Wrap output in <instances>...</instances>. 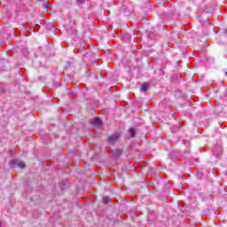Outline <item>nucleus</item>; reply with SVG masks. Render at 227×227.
<instances>
[{"label":"nucleus","instance_id":"20e7f679","mask_svg":"<svg viewBox=\"0 0 227 227\" xmlns=\"http://www.w3.org/2000/svg\"><path fill=\"white\" fill-rule=\"evenodd\" d=\"M129 133L130 134V137H136V129L134 128H130Z\"/></svg>","mask_w":227,"mask_h":227},{"label":"nucleus","instance_id":"1a4fd4ad","mask_svg":"<svg viewBox=\"0 0 227 227\" xmlns=\"http://www.w3.org/2000/svg\"><path fill=\"white\" fill-rule=\"evenodd\" d=\"M225 75H226V77H227V72H225Z\"/></svg>","mask_w":227,"mask_h":227},{"label":"nucleus","instance_id":"0eeeda50","mask_svg":"<svg viewBox=\"0 0 227 227\" xmlns=\"http://www.w3.org/2000/svg\"><path fill=\"white\" fill-rule=\"evenodd\" d=\"M10 164H19V163H17V160H12L10 161Z\"/></svg>","mask_w":227,"mask_h":227},{"label":"nucleus","instance_id":"7ed1b4c3","mask_svg":"<svg viewBox=\"0 0 227 227\" xmlns=\"http://www.w3.org/2000/svg\"><path fill=\"white\" fill-rule=\"evenodd\" d=\"M49 6H51V4L48 1L43 2V12H49V10H48Z\"/></svg>","mask_w":227,"mask_h":227},{"label":"nucleus","instance_id":"f03ea898","mask_svg":"<svg viewBox=\"0 0 227 227\" xmlns=\"http://www.w3.org/2000/svg\"><path fill=\"white\" fill-rule=\"evenodd\" d=\"M148 88H150V83L144 82L141 85L140 91H148Z\"/></svg>","mask_w":227,"mask_h":227},{"label":"nucleus","instance_id":"39448f33","mask_svg":"<svg viewBox=\"0 0 227 227\" xmlns=\"http://www.w3.org/2000/svg\"><path fill=\"white\" fill-rule=\"evenodd\" d=\"M18 167L20 168V169H24V168H26V163L23 161L18 162Z\"/></svg>","mask_w":227,"mask_h":227},{"label":"nucleus","instance_id":"f257e3e1","mask_svg":"<svg viewBox=\"0 0 227 227\" xmlns=\"http://www.w3.org/2000/svg\"><path fill=\"white\" fill-rule=\"evenodd\" d=\"M120 137H121V135L120 133H115L108 137L107 141L110 145H114V143H118V141H120Z\"/></svg>","mask_w":227,"mask_h":227},{"label":"nucleus","instance_id":"423d86ee","mask_svg":"<svg viewBox=\"0 0 227 227\" xmlns=\"http://www.w3.org/2000/svg\"><path fill=\"white\" fill-rule=\"evenodd\" d=\"M94 121L97 125H102V120L100 118H95Z\"/></svg>","mask_w":227,"mask_h":227},{"label":"nucleus","instance_id":"6e6552de","mask_svg":"<svg viewBox=\"0 0 227 227\" xmlns=\"http://www.w3.org/2000/svg\"><path fill=\"white\" fill-rule=\"evenodd\" d=\"M77 3H79V4H84V0H76Z\"/></svg>","mask_w":227,"mask_h":227}]
</instances>
